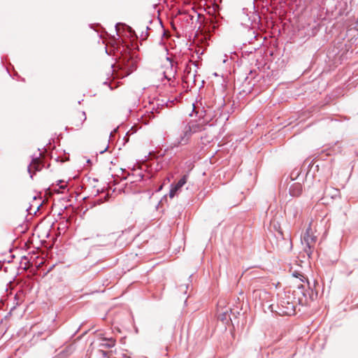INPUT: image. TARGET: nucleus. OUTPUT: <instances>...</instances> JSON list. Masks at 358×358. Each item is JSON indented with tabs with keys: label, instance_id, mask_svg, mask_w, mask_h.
Instances as JSON below:
<instances>
[{
	"label": "nucleus",
	"instance_id": "1",
	"mask_svg": "<svg viewBox=\"0 0 358 358\" xmlns=\"http://www.w3.org/2000/svg\"><path fill=\"white\" fill-rule=\"evenodd\" d=\"M220 9L216 3L208 8V17H203V22L200 23L203 25L202 31L210 35L223 24L224 18L220 13Z\"/></svg>",
	"mask_w": 358,
	"mask_h": 358
},
{
	"label": "nucleus",
	"instance_id": "2",
	"mask_svg": "<svg viewBox=\"0 0 358 358\" xmlns=\"http://www.w3.org/2000/svg\"><path fill=\"white\" fill-rule=\"evenodd\" d=\"M294 296L289 292H285L280 296L277 310L274 309L273 304H269V308L272 312H276L279 315H292L295 313L296 302Z\"/></svg>",
	"mask_w": 358,
	"mask_h": 358
},
{
	"label": "nucleus",
	"instance_id": "3",
	"mask_svg": "<svg viewBox=\"0 0 358 358\" xmlns=\"http://www.w3.org/2000/svg\"><path fill=\"white\" fill-rule=\"evenodd\" d=\"M202 126L194 121L184 124L179 136L172 143L171 147L176 148L189 143L192 135L201 129Z\"/></svg>",
	"mask_w": 358,
	"mask_h": 358
},
{
	"label": "nucleus",
	"instance_id": "4",
	"mask_svg": "<svg viewBox=\"0 0 358 358\" xmlns=\"http://www.w3.org/2000/svg\"><path fill=\"white\" fill-rule=\"evenodd\" d=\"M311 232H312L311 228L308 227L306 229V233L304 234V235L303 236V238L301 239L302 243L306 244L304 251L308 256H310V255L312 253L311 248L317 240L316 236L310 234Z\"/></svg>",
	"mask_w": 358,
	"mask_h": 358
},
{
	"label": "nucleus",
	"instance_id": "5",
	"mask_svg": "<svg viewBox=\"0 0 358 358\" xmlns=\"http://www.w3.org/2000/svg\"><path fill=\"white\" fill-rule=\"evenodd\" d=\"M43 166V165L41 164L40 156L32 157L31 162L27 167V171L30 174V178H33L34 173H32V169H34L35 171H39L42 169Z\"/></svg>",
	"mask_w": 358,
	"mask_h": 358
},
{
	"label": "nucleus",
	"instance_id": "6",
	"mask_svg": "<svg viewBox=\"0 0 358 358\" xmlns=\"http://www.w3.org/2000/svg\"><path fill=\"white\" fill-rule=\"evenodd\" d=\"M254 295L255 298L259 297L262 305L266 303L269 306V304H271L269 301L270 293L264 289L255 290L254 292Z\"/></svg>",
	"mask_w": 358,
	"mask_h": 358
},
{
	"label": "nucleus",
	"instance_id": "7",
	"mask_svg": "<svg viewBox=\"0 0 358 358\" xmlns=\"http://www.w3.org/2000/svg\"><path fill=\"white\" fill-rule=\"evenodd\" d=\"M289 192L292 196H299L302 192L301 184L299 182H294L292 185H291Z\"/></svg>",
	"mask_w": 358,
	"mask_h": 358
},
{
	"label": "nucleus",
	"instance_id": "8",
	"mask_svg": "<svg viewBox=\"0 0 358 358\" xmlns=\"http://www.w3.org/2000/svg\"><path fill=\"white\" fill-rule=\"evenodd\" d=\"M115 345V340L113 338H101L99 339V346L103 348H111Z\"/></svg>",
	"mask_w": 358,
	"mask_h": 358
},
{
	"label": "nucleus",
	"instance_id": "9",
	"mask_svg": "<svg viewBox=\"0 0 358 358\" xmlns=\"http://www.w3.org/2000/svg\"><path fill=\"white\" fill-rule=\"evenodd\" d=\"M166 60L169 63L170 68H171V72L169 73L168 71H165L164 76L166 79H168L169 80H171V76H174V75L176 74V67L173 66V62L169 57H166Z\"/></svg>",
	"mask_w": 358,
	"mask_h": 358
},
{
	"label": "nucleus",
	"instance_id": "10",
	"mask_svg": "<svg viewBox=\"0 0 358 358\" xmlns=\"http://www.w3.org/2000/svg\"><path fill=\"white\" fill-rule=\"evenodd\" d=\"M184 81L188 85V86L192 83V85H191V87H192L193 85H196V74L188 72L184 78Z\"/></svg>",
	"mask_w": 358,
	"mask_h": 358
},
{
	"label": "nucleus",
	"instance_id": "11",
	"mask_svg": "<svg viewBox=\"0 0 358 358\" xmlns=\"http://www.w3.org/2000/svg\"><path fill=\"white\" fill-rule=\"evenodd\" d=\"M187 178H188L187 174L184 175L178 180V182L175 185H173L175 187V189H177L178 190H179L187 182Z\"/></svg>",
	"mask_w": 358,
	"mask_h": 358
},
{
	"label": "nucleus",
	"instance_id": "12",
	"mask_svg": "<svg viewBox=\"0 0 358 358\" xmlns=\"http://www.w3.org/2000/svg\"><path fill=\"white\" fill-rule=\"evenodd\" d=\"M145 31L143 30V28H144V26L142 27V30L141 31V38L142 40H145L148 36V30L150 29L148 25H145Z\"/></svg>",
	"mask_w": 358,
	"mask_h": 358
},
{
	"label": "nucleus",
	"instance_id": "13",
	"mask_svg": "<svg viewBox=\"0 0 358 358\" xmlns=\"http://www.w3.org/2000/svg\"><path fill=\"white\" fill-rule=\"evenodd\" d=\"M219 320H220L222 322L227 321L228 320V314L227 310L225 312H223L222 313H220L218 316Z\"/></svg>",
	"mask_w": 358,
	"mask_h": 358
},
{
	"label": "nucleus",
	"instance_id": "14",
	"mask_svg": "<svg viewBox=\"0 0 358 358\" xmlns=\"http://www.w3.org/2000/svg\"><path fill=\"white\" fill-rule=\"evenodd\" d=\"M293 275L296 277V278H299L300 280L302 281V282H304L305 280H306L307 282L309 283L308 281V279H306V278L305 276H303L301 273H294Z\"/></svg>",
	"mask_w": 358,
	"mask_h": 358
},
{
	"label": "nucleus",
	"instance_id": "15",
	"mask_svg": "<svg viewBox=\"0 0 358 358\" xmlns=\"http://www.w3.org/2000/svg\"><path fill=\"white\" fill-rule=\"evenodd\" d=\"M177 191H178V189H175V187L172 185L171 188L169 192V196L171 198H173L176 195Z\"/></svg>",
	"mask_w": 358,
	"mask_h": 358
},
{
	"label": "nucleus",
	"instance_id": "16",
	"mask_svg": "<svg viewBox=\"0 0 358 358\" xmlns=\"http://www.w3.org/2000/svg\"><path fill=\"white\" fill-rule=\"evenodd\" d=\"M188 17H189V19H187V20H192H192H193V19H194V15H188Z\"/></svg>",
	"mask_w": 358,
	"mask_h": 358
},
{
	"label": "nucleus",
	"instance_id": "17",
	"mask_svg": "<svg viewBox=\"0 0 358 358\" xmlns=\"http://www.w3.org/2000/svg\"><path fill=\"white\" fill-rule=\"evenodd\" d=\"M138 176L139 177V180H141L143 179V176L141 173H139Z\"/></svg>",
	"mask_w": 358,
	"mask_h": 358
},
{
	"label": "nucleus",
	"instance_id": "18",
	"mask_svg": "<svg viewBox=\"0 0 358 358\" xmlns=\"http://www.w3.org/2000/svg\"><path fill=\"white\" fill-rule=\"evenodd\" d=\"M196 17H197V20H199V19L201 18V15L199 13H196Z\"/></svg>",
	"mask_w": 358,
	"mask_h": 358
},
{
	"label": "nucleus",
	"instance_id": "19",
	"mask_svg": "<svg viewBox=\"0 0 358 358\" xmlns=\"http://www.w3.org/2000/svg\"><path fill=\"white\" fill-rule=\"evenodd\" d=\"M101 352H102L103 355L105 357L106 356V352L103 350H101Z\"/></svg>",
	"mask_w": 358,
	"mask_h": 358
},
{
	"label": "nucleus",
	"instance_id": "20",
	"mask_svg": "<svg viewBox=\"0 0 358 358\" xmlns=\"http://www.w3.org/2000/svg\"><path fill=\"white\" fill-rule=\"evenodd\" d=\"M83 116L84 117L83 120H86V115H85V112L83 113Z\"/></svg>",
	"mask_w": 358,
	"mask_h": 358
},
{
	"label": "nucleus",
	"instance_id": "21",
	"mask_svg": "<svg viewBox=\"0 0 358 358\" xmlns=\"http://www.w3.org/2000/svg\"><path fill=\"white\" fill-rule=\"evenodd\" d=\"M65 187H66V186H64V185H61V186L59 187V188H61V189H65Z\"/></svg>",
	"mask_w": 358,
	"mask_h": 358
},
{
	"label": "nucleus",
	"instance_id": "22",
	"mask_svg": "<svg viewBox=\"0 0 358 358\" xmlns=\"http://www.w3.org/2000/svg\"><path fill=\"white\" fill-rule=\"evenodd\" d=\"M228 118H229V117H228V116L224 117V119L225 120H228Z\"/></svg>",
	"mask_w": 358,
	"mask_h": 358
},
{
	"label": "nucleus",
	"instance_id": "23",
	"mask_svg": "<svg viewBox=\"0 0 358 358\" xmlns=\"http://www.w3.org/2000/svg\"><path fill=\"white\" fill-rule=\"evenodd\" d=\"M107 148H105V150H103V151H101L100 153H103L106 150Z\"/></svg>",
	"mask_w": 358,
	"mask_h": 358
},
{
	"label": "nucleus",
	"instance_id": "24",
	"mask_svg": "<svg viewBox=\"0 0 358 358\" xmlns=\"http://www.w3.org/2000/svg\"><path fill=\"white\" fill-rule=\"evenodd\" d=\"M120 24L119 23H117L116 25H115V28L117 29V26L119 25Z\"/></svg>",
	"mask_w": 358,
	"mask_h": 358
},
{
	"label": "nucleus",
	"instance_id": "25",
	"mask_svg": "<svg viewBox=\"0 0 358 358\" xmlns=\"http://www.w3.org/2000/svg\"><path fill=\"white\" fill-rule=\"evenodd\" d=\"M195 108H196V107H195L194 104H193V110H195Z\"/></svg>",
	"mask_w": 358,
	"mask_h": 358
},
{
	"label": "nucleus",
	"instance_id": "26",
	"mask_svg": "<svg viewBox=\"0 0 358 358\" xmlns=\"http://www.w3.org/2000/svg\"><path fill=\"white\" fill-rule=\"evenodd\" d=\"M127 358H129V357H127Z\"/></svg>",
	"mask_w": 358,
	"mask_h": 358
}]
</instances>
